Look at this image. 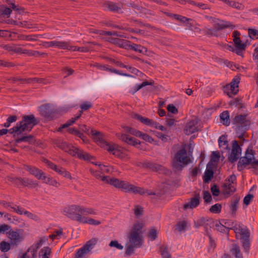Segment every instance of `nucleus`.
Listing matches in <instances>:
<instances>
[{"label": "nucleus", "mask_w": 258, "mask_h": 258, "mask_svg": "<svg viewBox=\"0 0 258 258\" xmlns=\"http://www.w3.org/2000/svg\"><path fill=\"white\" fill-rule=\"evenodd\" d=\"M80 129L88 135H91L94 140L101 147L108 151L110 153L121 159L124 158L126 155L123 152V149L115 144H110L103 139V134L98 131L90 129L85 124L80 126Z\"/></svg>", "instance_id": "f257e3e1"}, {"label": "nucleus", "mask_w": 258, "mask_h": 258, "mask_svg": "<svg viewBox=\"0 0 258 258\" xmlns=\"http://www.w3.org/2000/svg\"><path fill=\"white\" fill-rule=\"evenodd\" d=\"M63 214L69 218L81 223L84 215H95L96 210L77 205H72L63 209Z\"/></svg>", "instance_id": "f03ea898"}, {"label": "nucleus", "mask_w": 258, "mask_h": 258, "mask_svg": "<svg viewBox=\"0 0 258 258\" xmlns=\"http://www.w3.org/2000/svg\"><path fill=\"white\" fill-rule=\"evenodd\" d=\"M142 228V223H137L134 224L129 236V241L126 245V255L130 256L134 252L135 248L140 247L143 244Z\"/></svg>", "instance_id": "7ed1b4c3"}, {"label": "nucleus", "mask_w": 258, "mask_h": 258, "mask_svg": "<svg viewBox=\"0 0 258 258\" xmlns=\"http://www.w3.org/2000/svg\"><path fill=\"white\" fill-rule=\"evenodd\" d=\"M109 182L110 184L126 192H132L134 194H140L141 195H155L152 191H149L143 187L135 186L126 181L119 180L117 178H112L109 180Z\"/></svg>", "instance_id": "20e7f679"}, {"label": "nucleus", "mask_w": 258, "mask_h": 258, "mask_svg": "<svg viewBox=\"0 0 258 258\" xmlns=\"http://www.w3.org/2000/svg\"><path fill=\"white\" fill-rule=\"evenodd\" d=\"M36 124V119L34 115H25L22 121L17 122L16 126L10 129V132L11 134L15 133L18 135L23 132L30 131Z\"/></svg>", "instance_id": "39448f33"}, {"label": "nucleus", "mask_w": 258, "mask_h": 258, "mask_svg": "<svg viewBox=\"0 0 258 258\" xmlns=\"http://www.w3.org/2000/svg\"><path fill=\"white\" fill-rule=\"evenodd\" d=\"M192 162L191 156L188 154L184 148H182L175 154L172 159V167L175 170L180 171Z\"/></svg>", "instance_id": "423d86ee"}, {"label": "nucleus", "mask_w": 258, "mask_h": 258, "mask_svg": "<svg viewBox=\"0 0 258 258\" xmlns=\"http://www.w3.org/2000/svg\"><path fill=\"white\" fill-rule=\"evenodd\" d=\"M59 146V148L64 152L68 153L73 156H77L80 159L90 161L92 158V157H91L87 153L79 149L78 148L69 145L66 142H62Z\"/></svg>", "instance_id": "0eeeda50"}, {"label": "nucleus", "mask_w": 258, "mask_h": 258, "mask_svg": "<svg viewBox=\"0 0 258 258\" xmlns=\"http://www.w3.org/2000/svg\"><path fill=\"white\" fill-rule=\"evenodd\" d=\"M98 242L97 238H93L88 241L81 248L77 249L74 258H87Z\"/></svg>", "instance_id": "6e6552de"}, {"label": "nucleus", "mask_w": 258, "mask_h": 258, "mask_svg": "<svg viewBox=\"0 0 258 258\" xmlns=\"http://www.w3.org/2000/svg\"><path fill=\"white\" fill-rule=\"evenodd\" d=\"M234 230L236 233H239L241 236L240 239L244 251L248 253L250 248L249 232L248 230L246 227L242 228L240 225L238 227H236Z\"/></svg>", "instance_id": "1a4fd4ad"}, {"label": "nucleus", "mask_w": 258, "mask_h": 258, "mask_svg": "<svg viewBox=\"0 0 258 258\" xmlns=\"http://www.w3.org/2000/svg\"><path fill=\"white\" fill-rule=\"evenodd\" d=\"M236 189V177L234 174H232L225 180L223 185V192L224 195H231Z\"/></svg>", "instance_id": "9d476101"}, {"label": "nucleus", "mask_w": 258, "mask_h": 258, "mask_svg": "<svg viewBox=\"0 0 258 258\" xmlns=\"http://www.w3.org/2000/svg\"><path fill=\"white\" fill-rule=\"evenodd\" d=\"M209 20L213 23L214 27L217 30H220L226 28L234 29L235 25L230 21L220 20L212 17H207Z\"/></svg>", "instance_id": "9b49d317"}, {"label": "nucleus", "mask_w": 258, "mask_h": 258, "mask_svg": "<svg viewBox=\"0 0 258 258\" xmlns=\"http://www.w3.org/2000/svg\"><path fill=\"white\" fill-rule=\"evenodd\" d=\"M240 82V78L238 77H234L229 84L224 86L223 92L230 97L232 95H236L238 92V84Z\"/></svg>", "instance_id": "f8f14e48"}, {"label": "nucleus", "mask_w": 258, "mask_h": 258, "mask_svg": "<svg viewBox=\"0 0 258 258\" xmlns=\"http://www.w3.org/2000/svg\"><path fill=\"white\" fill-rule=\"evenodd\" d=\"M92 107V104L89 101H85V102H83V103H82L80 105V108L82 109V111L80 112V113L78 115L75 116L74 117H72L71 119L67 121V122L66 123L63 124L61 127H60L58 128V131H61L62 128H64L68 127L69 126L71 125L73 123H74L77 119H78L80 117V116L82 115V113L83 111L87 110L89 109V108H91Z\"/></svg>", "instance_id": "ddd939ff"}, {"label": "nucleus", "mask_w": 258, "mask_h": 258, "mask_svg": "<svg viewBox=\"0 0 258 258\" xmlns=\"http://www.w3.org/2000/svg\"><path fill=\"white\" fill-rule=\"evenodd\" d=\"M123 128L124 129V132L137 137L142 138L146 142L150 143H152L154 142L153 138L146 134L143 133L128 126H124Z\"/></svg>", "instance_id": "4468645a"}, {"label": "nucleus", "mask_w": 258, "mask_h": 258, "mask_svg": "<svg viewBox=\"0 0 258 258\" xmlns=\"http://www.w3.org/2000/svg\"><path fill=\"white\" fill-rule=\"evenodd\" d=\"M23 232L22 229H18L16 230L10 229L7 232L8 237L10 239L12 244L17 245L23 240Z\"/></svg>", "instance_id": "2eb2a0df"}, {"label": "nucleus", "mask_w": 258, "mask_h": 258, "mask_svg": "<svg viewBox=\"0 0 258 258\" xmlns=\"http://www.w3.org/2000/svg\"><path fill=\"white\" fill-rule=\"evenodd\" d=\"M241 155V149L236 141L232 143V150L228 157V160L231 162L237 161Z\"/></svg>", "instance_id": "dca6fc26"}, {"label": "nucleus", "mask_w": 258, "mask_h": 258, "mask_svg": "<svg viewBox=\"0 0 258 258\" xmlns=\"http://www.w3.org/2000/svg\"><path fill=\"white\" fill-rule=\"evenodd\" d=\"M46 163L50 168L59 174L61 175L64 177L69 178L70 179H72V177L71 176V173L69 171L66 170L64 168L60 166H57L52 162L47 160Z\"/></svg>", "instance_id": "f3484780"}, {"label": "nucleus", "mask_w": 258, "mask_h": 258, "mask_svg": "<svg viewBox=\"0 0 258 258\" xmlns=\"http://www.w3.org/2000/svg\"><path fill=\"white\" fill-rule=\"evenodd\" d=\"M199 120L197 118L190 120L186 124L184 132L186 135H189L198 131Z\"/></svg>", "instance_id": "a211bd4d"}, {"label": "nucleus", "mask_w": 258, "mask_h": 258, "mask_svg": "<svg viewBox=\"0 0 258 258\" xmlns=\"http://www.w3.org/2000/svg\"><path fill=\"white\" fill-rule=\"evenodd\" d=\"M116 135L120 140L125 142L127 144L134 146L138 148H139L140 142L138 140L129 137L125 134H117Z\"/></svg>", "instance_id": "6ab92c4d"}, {"label": "nucleus", "mask_w": 258, "mask_h": 258, "mask_svg": "<svg viewBox=\"0 0 258 258\" xmlns=\"http://www.w3.org/2000/svg\"><path fill=\"white\" fill-rule=\"evenodd\" d=\"M25 169L39 180H41L42 178L45 173L41 170L34 166H26Z\"/></svg>", "instance_id": "aec40b11"}, {"label": "nucleus", "mask_w": 258, "mask_h": 258, "mask_svg": "<svg viewBox=\"0 0 258 258\" xmlns=\"http://www.w3.org/2000/svg\"><path fill=\"white\" fill-rule=\"evenodd\" d=\"M200 195H197L194 198H192L190 199V201L185 204L183 206V208L184 210H187L188 209H192L196 207H197L200 203Z\"/></svg>", "instance_id": "412c9836"}, {"label": "nucleus", "mask_w": 258, "mask_h": 258, "mask_svg": "<svg viewBox=\"0 0 258 258\" xmlns=\"http://www.w3.org/2000/svg\"><path fill=\"white\" fill-rule=\"evenodd\" d=\"M240 33L237 30H235L232 33L233 42L236 47L239 49H244L245 45L241 42L240 39Z\"/></svg>", "instance_id": "4be33fe9"}, {"label": "nucleus", "mask_w": 258, "mask_h": 258, "mask_svg": "<svg viewBox=\"0 0 258 258\" xmlns=\"http://www.w3.org/2000/svg\"><path fill=\"white\" fill-rule=\"evenodd\" d=\"M14 52L19 54H26L29 56L37 55L40 54V52L37 51L23 49L19 45L16 44Z\"/></svg>", "instance_id": "5701e85b"}, {"label": "nucleus", "mask_w": 258, "mask_h": 258, "mask_svg": "<svg viewBox=\"0 0 258 258\" xmlns=\"http://www.w3.org/2000/svg\"><path fill=\"white\" fill-rule=\"evenodd\" d=\"M90 171L96 178L100 179L104 182L110 184L109 180L112 178V177L103 176L100 171L94 170L93 169H90Z\"/></svg>", "instance_id": "b1692460"}, {"label": "nucleus", "mask_w": 258, "mask_h": 258, "mask_svg": "<svg viewBox=\"0 0 258 258\" xmlns=\"http://www.w3.org/2000/svg\"><path fill=\"white\" fill-rule=\"evenodd\" d=\"M233 123L237 125V126L247 125L248 124L245 115H238L236 116L233 120Z\"/></svg>", "instance_id": "393cba45"}, {"label": "nucleus", "mask_w": 258, "mask_h": 258, "mask_svg": "<svg viewBox=\"0 0 258 258\" xmlns=\"http://www.w3.org/2000/svg\"><path fill=\"white\" fill-rule=\"evenodd\" d=\"M245 157L251 163V165L253 168L258 167V160H255L254 155L251 150L250 152L247 150L245 153Z\"/></svg>", "instance_id": "a878e982"}, {"label": "nucleus", "mask_w": 258, "mask_h": 258, "mask_svg": "<svg viewBox=\"0 0 258 258\" xmlns=\"http://www.w3.org/2000/svg\"><path fill=\"white\" fill-rule=\"evenodd\" d=\"M41 180H43L44 183L56 187H57L60 185V183L55 179L51 177L46 176L45 173L44 174L43 177H42V178H41Z\"/></svg>", "instance_id": "bb28decb"}, {"label": "nucleus", "mask_w": 258, "mask_h": 258, "mask_svg": "<svg viewBox=\"0 0 258 258\" xmlns=\"http://www.w3.org/2000/svg\"><path fill=\"white\" fill-rule=\"evenodd\" d=\"M53 47L69 50L70 42L54 40L53 41Z\"/></svg>", "instance_id": "cd10ccee"}, {"label": "nucleus", "mask_w": 258, "mask_h": 258, "mask_svg": "<svg viewBox=\"0 0 258 258\" xmlns=\"http://www.w3.org/2000/svg\"><path fill=\"white\" fill-rule=\"evenodd\" d=\"M51 256V248L48 246H45L40 250L38 258H50Z\"/></svg>", "instance_id": "c85d7f7f"}, {"label": "nucleus", "mask_w": 258, "mask_h": 258, "mask_svg": "<svg viewBox=\"0 0 258 258\" xmlns=\"http://www.w3.org/2000/svg\"><path fill=\"white\" fill-rule=\"evenodd\" d=\"M10 80H12L13 82H16L17 81H21L23 83H30L31 82H41V80H40L36 78L22 79L17 77H14L10 79Z\"/></svg>", "instance_id": "c756f323"}, {"label": "nucleus", "mask_w": 258, "mask_h": 258, "mask_svg": "<svg viewBox=\"0 0 258 258\" xmlns=\"http://www.w3.org/2000/svg\"><path fill=\"white\" fill-rule=\"evenodd\" d=\"M220 122L226 126H228L230 123L229 113L228 111H224L220 114Z\"/></svg>", "instance_id": "7c9ffc66"}, {"label": "nucleus", "mask_w": 258, "mask_h": 258, "mask_svg": "<svg viewBox=\"0 0 258 258\" xmlns=\"http://www.w3.org/2000/svg\"><path fill=\"white\" fill-rule=\"evenodd\" d=\"M106 8L113 12H119L121 10V8L119 5H117L113 2H107L104 5Z\"/></svg>", "instance_id": "2f4dec72"}, {"label": "nucleus", "mask_w": 258, "mask_h": 258, "mask_svg": "<svg viewBox=\"0 0 258 258\" xmlns=\"http://www.w3.org/2000/svg\"><path fill=\"white\" fill-rule=\"evenodd\" d=\"M35 246L32 245L27 249V251L24 253V254L28 258H36L37 249L35 248Z\"/></svg>", "instance_id": "473e14b6"}, {"label": "nucleus", "mask_w": 258, "mask_h": 258, "mask_svg": "<svg viewBox=\"0 0 258 258\" xmlns=\"http://www.w3.org/2000/svg\"><path fill=\"white\" fill-rule=\"evenodd\" d=\"M84 215L81 223L88 224L92 225H99L101 224V222L99 220H95L93 218L88 217Z\"/></svg>", "instance_id": "72a5a7b5"}, {"label": "nucleus", "mask_w": 258, "mask_h": 258, "mask_svg": "<svg viewBox=\"0 0 258 258\" xmlns=\"http://www.w3.org/2000/svg\"><path fill=\"white\" fill-rule=\"evenodd\" d=\"M249 164L251 165V163L249 161L247 160L246 157H243L240 158L237 164V169L238 171H241L246 167V165Z\"/></svg>", "instance_id": "f704fd0d"}, {"label": "nucleus", "mask_w": 258, "mask_h": 258, "mask_svg": "<svg viewBox=\"0 0 258 258\" xmlns=\"http://www.w3.org/2000/svg\"><path fill=\"white\" fill-rule=\"evenodd\" d=\"M96 165H98L99 167V169L101 170L103 173H112V172L115 171L114 168L113 167L111 166H106L104 165H102L101 164H98L96 163H93Z\"/></svg>", "instance_id": "c9c22d12"}, {"label": "nucleus", "mask_w": 258, "mask_h": 258, "mask_svg": "<svg viewBox=\"0 0 258 258\" xmlns=\"http://www.w3.org/2000/svg\"><path fill=\"white\" fill-rule=\"evenodd\" d=\"M135 118L140 120L142 123L146 125L150 126L153 121L152 119H149L147 117H143L139 114H136L134 117Z\"/></svg>", "instance_id": "e433bc0d"}, {"label": "nucleus", "mask_w": 258, "mask_h": 258, "mask_svg": "<svg viewBox=\"0 0 258 258\" xmlns=\"http://www.w3.org/2000/svg\"><path fill=\"white\" fill-rule=\"evenodd\" d=\"M231 253L234 255L235 258H243L240 247L237 244H233L230 250Z\"/></svg>", "instance_id": "4c0bfd02"}, {"label": "nucleus", "mask_w": 258, "mask_h": 258, "mask_svg": "<svg viewBox=\"0 0 258 258\" xmlns=\"http://www.w3.org/2000/svg\"><path fill=\"white\" fill-rule=\"evenodd\" d=\"M247 125H238L236 126L235 130L236 135L239 139H242L247 129Z\"/></svg>", "instance_id": "58836bf2"}, {"label": "nucleus", "mask_w": 258, "mask_h": 258, "mask_svg": "<svg viewBox=\"0 0 258 258\" xmlns=\"http://www.w3.org/2000/svg\"><path fill=\"white\" fill-rule=\"evenodd\" d=\"M239 201V198L237 197H234L231 201L230 209L232 214H235L238 208V204Z\"/></svg>", "instance_id": "ea45409f"}, {"label": "nucleus", "mask_w": 258, "mask_h": 258, "mask_svg": "<svg viewBox=\"0 0 258 258\" xmlns=\"http://www.w3.org/2000/svg\"><path fill=\"white\" fill-rule=\"evenodd\" d=\"M146 48L141 45H138L135 43L130 42L129 47L128 50H133L136 52H142Z\"/></svg>", "instance_id": "a19ab883"}, {"label": "nucleus", "mask_w": 258, "mask_h": 258, "mask_svg": "<svg viewBox=\"0 0 258 258\" xmlns=\"http://www.w3.org/2000/svg\"><path fill=\"white\" fill-rule=\"evenodd\" d=\"M130 42V41L126 40L117 39L115 41L114 43H115L119 47L128 50Z\"/></svg>", "instance_id": "79ce46f5"}, {"label": "nucleus", "mask_w": 258, "mask_h": 258, "mask_svg": "<svg viewBox=\"0 0 258 258\" xmlns=\"http://www.w3.org/2000/svg\"><path fill=\"white\" fill-rule=\"evenodd\" d=\"M154 134L163 142H167L170 140V137L167 135L163 134L159 132H154Z\"/></svg>", "instance_id": "37998d69"}, {"label": "nucleus", "mask_w": 258, "mask_h": 258, "mask_svg": "<svg viewBox=\"0 0 258 258\" xmlns=\"http://www.w3.org/2000/svg\"><path fill=\"white\" fill-rule=\"evenodd\" d=\"M218 143L220 148H228V141L226 136L224 135L220 136L218 139Z\"/></svg>", "instance_id": "c03bdc74"}, {"label": "nucleus", "mask_w": 258, "mask_h": 258, "mask_svg": "<svg viewBox=\"0 0 258 258\" xmlns=\"http://www.w3.org/2000/svg\"><path fill=\"white\" fill-rule=\"evenodd\" d=\"M69 50L73 51L87 52L90 50V49L88 47H77L72 45L70 44Z\"/></svg>", "instance_id": "a18cd8bd"}, {"label": "nucleus", "mask_w": 258, "mask_h": 258, "mask_svg": "<svg viewBox=\"0 0 258 258\" xmlns=\"http://www.w3.org/2000/svg\"><path fill=\"white\" fill-rule=\"evenodd\" d=\"M228 5L238 10H243L244 8V5L241 3L232 1H230Z\"/></svg>", "instance_id": "49530a36"}, {"label": "nucleus", "mask_w": 258, "mask_h": 258, "mask_svg": "<svg viewBox=\"0 0 258 258\" xmlns=\"http://www.w3.org/2000/svg\"><path fill=\"white\" fill-rule=\"evenodd\" d=\"M63 232L61 228L54 231L53 233L49 235V237L52 240L59 239L62 235Z\"/></svg>", "instance_id": "de8ad7c7"}, {"label": "nucleus", "mask_w": 258, "mask_h": 258, "mask_svg": "<svg viewBox=\"0 0 258 258\" xmlns=\"http://www.w3.org/2000/svg\"><path fill=\"white\" fill-rule=\"evenodd\" d=\"M41 114L46 117H49L51 114L50 110L49 109V106L47 105H43L40 107Z\"/></svg>", "instance_id": "09e8293b"}, {"label": "nucleus", "mask_w": 258, "mask_h": 258, "mask_svg": "<svg viewBox=\"0 0 258 258\" xmlns=\"http://www.w3.org/2000/svg\"><path fill=\"white\" fill-rule=\"evenodd\" d=\"M12 10L11 9L7 8L5 6H1L0 7V15H2L9 18L12 13Z\"/></svg>", "instance_id": "8fccbe9b"}, {"label": "nucleus", "mask_w": 258, "mask_h": 258, "mask_svg": "<svg viewBox=\"0 0 258 258\" xmlns=\"http://www.w3.org/2000/svg\"><path fill=\"white\" fill-rule=\"evenodd\" d=\"M160 251L162 258H170V254L166 246L164 245L161 246L160 247Z\"/></svg>", "instance_id": "3c124183"}, {"label": "nucleus", "mask_w": 258, "mask_h": 258, "mask_svg": "<svg viewBox=\"0 0 258 258\" xmlns=\"http://www.w3.org/2000/svg\"><path fill=\"white\" fill-rule=\"evenodd\" d=\"M23 185L34 187L38 185V183L35 182L32 179L28 178H23Z\"/></svg>", "instance_id": "603ef678"}, {"label": "nucleus", "mask_w": 258, "mask_h": 258, "mask_svg": "<svg viewBox=\"0 0 258 258\" xmlns=\"http://www.w3.org/2000/svg\"><path fill=\"white\" fill-rule=\"evenodd\" d=\"M213 176V172L211 170L207 169L204 173L203 179L204 182H209Z\"/></svg>", "instance_id": "864d4df0"}, {"label": "nucleus", "mask_w": 258, "mask_h": 258, "mask_svg": "<svg viewBox=\"0 0 258 258\" xmlns=\"http://www.w3.org/2000/svg\"><path fill=\"white\" fill-rule=\"evenodd\" d=\"M221 205L220 204H216L210 208V211L212 213L218 214L221 212Z\"/></svg>", "instance_id": "5fc2aeb1"}, {"label": "nucleus", "mask_w": 258, "mask_h": 258, "mask_svg": "<svg viewBox=\"0 0 258 258\" xmlns=\"http://www.w3.org/2000/svg\"><path fill=\"white\" fill-rule=\"evenodd\" d=\"M248 35L252 39H258V30L254 29H248Z\"/></svg>", "instance_id": "6e6d98bb"}, {"label": "nucleus", "mask_w": 258, "mask_h": 258, "mask_svg": "<svg viewBox=\"0 0 258 258\" xmlns=\"http://www.w3.org/2000/svg\"><path fill=\"white\" fill-rule=\"evenodd\" d=\"M148 166L156 171H160L163 169V167L161 165L152 162L148 163Z\"/></svg>", "instance_id": "4d7b16f0"}, {"label": "nucleus", "mask_w": 258, "mask_h": 258, "mask_svg": "<svg viewBox=\"0 0 258 258\" xmlns=\"http://www.w3.org/2000/svg\"><path fill=\"white\" fill-rule=\"evenodd\" d=\"M23 212H23V214L25 215L27 217H28L31 219H33L36 221H38L39 220V217L34 214H33L28 211H26L25 209H24Z\"/></svg>", "instance_id": "13d9d810"}, {"label": "nucleus", "mask_w": 258, "mask_h": 258, "mask_svg": "<svg viewBox=\"0 0 258 258\" xmlns=\"http://www.w3.org/2000/svg\"><path fill=\"white\" fill-rule=\"evenodd\" d=\"M24 209V208L18 206L16 205L12 204V207H11V210L10 211L15 212L19 215H23Z\"/></svg>", "instance_id": "bf43d9fd"}, {"label": "nucleus", "mask_w": 258, "mask_h": 258, "mask_svg": "<svg viewBox=\"0 0 258 258\" xmlns=\"http://www.w3.org/2000/svg\"><path fill=\"white\" fill-rule=\"evenodd\" d=\"M11 245L8 242L2 241L0 243V249L2 251L7 252L10 249Z\"/></svg>", "instance_id": "052dcab7"}, {"label": "nucleus", "mask_w": 258, "mask_h": 258, "mask_svg": "<svg viewBox=\"0 0 258 258\" xmlns=\"http://www.w3.org/2000/svg\"><path fill=\"white\" fill-rule=\"evenodd\" d=\"M17 119V117L15 115L10 116L9 117L7 121L4 123V126L6 127H8L11 125V124L15 122Z\"/></svg>", "instance_id": "680f3d73"}, {"label": "nucleus", "mask_w": 258, "mask_h": 258, "mask_svg": "<svg viewBox=\"0 0 258 258\" xmlns=\"http://www.w3.org/2000/svg\"><path fill=\"white\" fill-rule=\"evenodd\" d=\"M33 138V137L32 136H24L23 137L17 139L16 140V143H19L22 142H28L30 143L31 142V140Z\"/></svg>", "instance_id": "e2e57ef3"}, {"label": "nucleus", "mask_w": 258, "mask_h": 258, "mask_svg": "<svg viewBox=\"0 0 258 258\" xmlns=\"http://www.w3.org/2000/svg\"><path fill=\"white\" fill-rule=\"evenodd\" d=\"M186 225H187V223L186 221H180L177 224L176 229L178 231L181 232V231H184L185 230V229L186 227Z\"/></svg>", "instance_id": "0e129e2a"}, {"label": "nucleus", "mask_w": 258, "mask_h": 258, "mask_svg": "<svg viewBox=\"0 0 258 258\" xmlns=\"http://www.w3.org/2000/svg\"><path fill=\"white\" fill-rule=\"evenodd\" d=\"M47 241V238L45 237H41L37 242L34 243L32 245L35 246L37 249L41 247L43 244Z\"/></svg>", "instance_id": "69168bd1"}, {"label": "nucleus", "mask_w": 258, "mask_h": 258, "mask_svg": "<svg viewBox=\"0 0 258 258\" xmlns=\"http://www.w3.org/2000/svg\"><path fill=\"white\" fill-rule=\"evenodd\" d=\"M152 83L151 82H149L148 81H144L142 84L138 85L137 84L134 88V92H137L142 88L145 87L147 85H151Z\"/></svg>", "instance_id": "338daca9"}, {"label": "nucleus", "mask_w": 258, "mask_h": 258, "mask_svg": "<svg viewBox=\"0 0 258 258\" xmlns=\"http://www.w3.org/2000/svg\"><path fill=\"white\" fill-rule=\"evenodd\" d=\"M215 228L216 230L223 233L227 232L228 231V229L220 223H216L215 224Z\"/></svg>", "instance_id": "774afa93"}]
</instances>
